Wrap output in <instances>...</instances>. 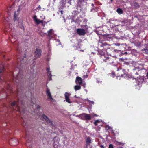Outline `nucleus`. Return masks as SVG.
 Here are the masks:
<instances>
[{
	"label": "nucleus",
	"mask_w": 148,
	"mask_h": 148,
	"mask_svg": "<svg viewBox=\"0 0 148 148\" xmlns=\"http://www.w3.org/2000/svg\"><path fill=\"white\" fill-rule=\"evenodd\" d=\"M28 143H29L28 141H27V143H26V145L27 146L28 145Z\"/></svg>",
	"instance_id": "obj_41"
},
{
	"label": "nucleus",
	"mask_w": 148,
	"mask_h": 148,
	"mask_svg": "<svg viewBox=\"0 0 148 148\" xmlns=\"http://www.w3.org/2000/svg\"><path fill=\"white\" fill-rule=\"evenodd\" d=\"M58 144H59L58 142H57V143H55V142H54L53 144V147L54 148H58Z\"/></svg>",
	"instance_id": "obj_27"
},
{
	"label": "nucleus",
	"mask_w": 148,
	"mask_h": 148,
	"mask_svg": "<svg viewBox=\"0 0 148 148\" xmlns=\"http://www.w3.org/2000/svg\"><path fill=\"white\" fill-rule=\"evenodd\" d=\"M71 94L70 93L66 92L64 94V97L66 102L69 103H71L69 99V96L71 95Z\"/></svg>",
	"instance_id": "obj_7"
},
{
	"label": "nucleus",
	"mask_w": 148,
	"mask_h": 148,
	"mask_svg": "<svg viewBox=\"0 0 148 148\" xmlns=\"http://www.w3.org/2000/svg\"><path fill=\"white\" fill-rule=\"evenodd\" d=\"M143 52L145 54H148V49H144L142 50Z\"/></svg>",
	"instance_id": "obj_28"
},
{
	"label": "nucleus",
	"mask_w": 148,
	"mask_h": 148,
	"mask_svg": "<svg viewBox=\"0 0 148 148\" xmlns=\"http://www.w3.org/2000/svg\"><path fill=\"white\" fill-rule=\"evenodd\" d=\"M112 74L113 75H114V73H112Z\"/></svg>",
	"instance_id": "obj_48"
},
{
	"label": "nucleus",
	"mask_w": 148,
	"mask_h": 148,
	"mask_svg": "<svg viewBox=\"0 0 148 148\" xmlns=\"http://www.w3.org/2000/svg\"><path fill=\"white\" fill-rule=\"evenodd\" d=\"M133 70L134 71H134L136 70H137V71H139V70L138 69V68H134L133 69Z\"/></svg>",
	"instance_id": "obj_35"
},
{
	"label": "nucleus",
	"mask_w": 148,
	"mask_h": 148,
	"mask_svg": "<svg viewBox=\"0 0 148 148\" xmlns=\"http://www.w3.org/2000/svg\"><path fill=\"white\" fill-rule=\"evenodd\" d=\"M122 54H123V55H125L127 54V52H125L124 53H122Z\"/></svg>",
	"instance_id": "obj_39"
},
{
	"label": "nucleus",
	"mask_w": 148,
	"mask_h": 148,
	"mask_svg": "<svg viewBox=\"0 0 148 148\" xmlns=\"http://www.w3.org/2000/svg\"><path fill=\"white\" fill-rule=\"evenodd\" d=\"M21 105H23V101H21Z\"/></svg>",
	"instance_id": "obj_44"
},
{
	"label": "nucleus",
	"mask_w": 148,
	"mask_h": 148,
	"mask_svg": "<svg viewBox=\"0 0 148 148\" xmlns=\"http://www.w3.org/2000/svg\"><path fill=\"white\" fill-rule=\"evenodd\" d=\"M47 96L48 97L49 99H50L51 100H53V99L52 98V96L51 95V93L47 95Z\"/></svg>",
	"instance_id": "obj_29"
},
{
	"label": "nucleus",
	"mask_w": 148,
	"mask_h": 148,
	"mask_svg": "<svg viewBox=\"0 0 148 148\" xmlns=\"http://www.w3.org/2000/svg\"><path fill=\"white\" fill-rule=\"evenodd\" d=\"M36 9H38L39 10H40L41 9V8L40 5H39L37 8H36Z\"/></svg>",
	"instance_id": "obj_36"
},
{
	"label": "nucleus",
	"mask_w": 148,
	"mask_h": 148,
	"mask_svg": "<svg viewBox=\"0 0 148 148\" xmlns=\"http://www.w3.org/2000/svg\"><path fill=\"white\" fill-rule=\"evenodd\" d=\"M144 81V77H139L137 79V84L138 85H140L142 84Z\"/></svg>",
	"instance_id": "obj_12"
},
{
	"label": "nucleus",
	"mask_w": 148,
	"mask_h": 148,
	"mask_svg": "<svg viewBox=\"0 0 148 148\" xmlns=\"http://www.w3.org/2000/svg\"><path fill=\"white\" fill-rule=\"evenodd\" d=\"M135 73V74H137V72H136V73Z\"/></svg>",
	"instance_id": "obj_52"
},
{
	"label": "nucleus",
	"mask_w": 148,
	"mask_h": 148,
	"mask_svg": "<svg viewBox=\"0 0 148 148\" xmlns=\"http://www.w3.org/2000/svg\"><path fill=\"white\" fill-rule=\"evenodd\" d=\"M75 83L77 84H79L80 85L82 83V78L79 77H77L76 78Z\"/></svg>",
	"instance_id": "obj_13"
},
{
	"label": "nucleus",
	"mask_w": 148,
	"mask_h": 148,
	"mask_svg": "<svg viewBox=\"0 0 148 148\" xmlns=\"http://www.w3.org/2000/svg\"><path fill=\"white\" fill-rule=\"evenodd\" d=\"M36 108L38 109H40V106L39 105H35Z\"/></svg>",
	"instance_id": "obj_32"
},
{
	"label": "nucleus",
	"mask_w": 148,
	"mask_h": 148,
	"mask_svg": "<svg viewBox=\"0 0 148 148\" xmlns=\"http://www.w3.org/2000/svg\"><path fill=\"white\" fill-rule=\"evenodd\" d=\"M106 129L107 130H109L110 129V127L109 126H108L107 127H106Z\"/></svg>",
	"instance_id": "obj_38"
},
{
	"label": "nucleus",
	"mask_w": 148,
	"mask_h": 148,
	"mask_svg": "<svg viewBox=\"0 0 148 148\" xmlns=\"http://www.w3.org/2000/svg\"><path fill=\"white\" fill-rule=\"evenodd\" d=\"M29 147H31V146H30V145H29Z\"/></svg>",
	"instance_id": "obj_51"
},
{
	"label": "nucleus",
	"mask_w": 148,
	"mask_h": 148,
	"mask_svg": "<svg viewBox=\"0 0 148 148\" xmlns=\"http://www.w3.org/2000/svg\"><path fill=\"white\" fill-rule=\"evenodd\" d=\"M74 89L75 91L79 90L81 88V86L79 85H76L74 86Z\"/></svg>",
	"instance_id": "obj_22"
},
{
	"label": "nucleus",
	"mask_w": 148,
	"mask_h": 148,
	"mask_svg": "<svg viewBox=\"0 0 148 148\" xmlns=\"http://www.w3.org/2000/svg\"><path fill=\"white\" fill-rule=\"evenodd\" d=\"M105 50H106V48H105Z\"/></svg>",
	"instance_id": "obj_53"
},
{
	"label": "nucleus",
	"mask_w": 148,
	"mask_h": 148,
	"mask_svg": "<svg viewBox=\"0 0 148 148\" xmlns=\"http://www.w3.org/2000/svg\"><path fill=\"white\" fill-rule=\"evenodd\" d=\"M17 95H18V89L17 90Z\"/></svg>",
	"instance_id": "obj_40"
},
{
	"label": "nucleus",
	"mask_w": 148,
	"mask_h": 148,
	"mask_svg": "<svg viewBox=\"0 0 148 148\" xmlns=\"http://www.w3.org/2000/svg\"><path fill=\"white\" fill-rule=\"evenodd\" d=\"M101 44L100 46L102 47H103L104 48L105 47H107V48H108V47L109 46V45L107 44L106 42H101Z\"/></svg>",
	"instance_id": "obj_16"
},
{
	"label": "nucleus",
	"mask_w": 148,
	"mask_h": 148,
	"mask_svg": "<svg viewBox=\"0 0 148 148\" xmlns=\"http://www.w3.org/2000/svg\"><path fill=\"white\" fill-rule=\"evenodd\" d=\"M19 71L18 73V74L16 75V77H15L14 75V72L12 73V77L13 78V81L14 84H17L18 86L21 83V81L22 79V76H21L20 77H19V76L20 74L19 69L18 71V72Z\"/></svg>",
	"instance_id": "obj_1"
},
{
	"label": "nucleus",
	"mask_w": 148,
	"mask_h": 148,
	"mask_svg": "<svg viewBox=\"0 0 148 148\" xmlns=\"http://www.w3.org/2000/svg\"><path fill=\"white\" fill-rule=\"evenodd\" d=\"M53 29H51L48 32V36L49 38L53 37Z\"/></svg>",
	"instance_id": "obj_15"
},
{
	"label": "nucleus",
	"mask_w": 148,
	"mask_h": 148,
	"mask_svg": "<svg viewBox=\"0 0 148 148\" xmlns=\"http://www.w3.org/2000/svg\"><path fill=\"white\" fill-rule=\"evenodd\" d=\"M87 0H79V2L80 3H82L83 2H85Z\"/></svg>",
	"instance_id": "obj_34"
},
{
	"label": "nucleus",
	"mask_w": 148,
	"mask_h": 148,
	"mask_svg": "<svg viewBox=\"0 0 148 148\" xmlns=\"http://www.w3.org/2000/svg\"><path fill=\"white\" fill-rule=\"evenodd\" d=\"M10 145L12 146H15L18 143L17 139L16 138H13L10 140L9 142Z\"/></svg>",
	"instance_id": "obj_6"
},
{
	"label": "nucleus",
	"mask_w": 148,
	"mask_h": 148,
	"mask_svg": "<svg viewBox=\"0 0 148 148\" xmlns=\"http://www.w3.org/2000/svg\"><path fill=\"white\" fill-rule=\"evenodd\" d=\"M86 114H81L79 115V116L81 117V119L84 120H85V117H86Z\"/></svg>",
	"instance_id": "obj_26"
},
{
	"label": "nucleus",
	"mask_w": 148,
	"mask_h": 148,
	"mask_svg": "<svg viewBox=\"0 0 148 148\" xmlns=\"http://www.w3.org/2000/svg\"><path fill=\"white\" fill-rule=\"evenodd\" d=\"M100 147H101V148H105L104 146L102 145H100Z\"/></svg>",
	"instance_id": "obj_37"
},
{
	"label": "nucleus",
	"mask_w": 148,
	"mask_h": 148,
	"mask_svg": "<svg viewBox=\"0 0 148 148\" xmlns=\"http://www.w3.org/2000/svg\"><path fill=\"white\" fill-rule=\"evenodd\" d=\"M68 3H69V4H71V1H70L69 0V1H68Z\"/></svg>",
	"instance_id": "obj_42"
},
{
	"label": "nucleus",
	"mask_w": 148,
	"mask_h": 148,
	"mask_svg": "<svg viewBox=\"0 0 148 148\" xmlns=\"http://www.w3.org/2000/svg\"><path fill=\"white\" fill-rule=\"evenodd\" d=\"M91 119V117L89 114H86V117L85 120H90Z\"/></svg>",
	"instance_id": "obj_24"
},
{
	"label": "nucleus",
	"mask_w": 148,
	"mask_h": 148,
	"mask_svg": "<svg viewBox=\"0 0 148 148\" xmlns=\"http://www.w3.org/2000/svg\"><path fill=\"white\" fill-rule=\"evenodd\" d=\"M7 89L8 91L10 92L12 91V88L10 85V84H8Z\"/></svg>",
	"instance_id": "obj_18"
},
{
	"label": "nucleus",
	"mask_w": 148,
	"mask_h": 148,
	"mask_svg": "<svg viewBox=\"0 0 148 148\" xmlns=\"http://www.w3.org/2000/svg\"><path fill=\"white\" fill-rule=\"evenodd\" d=\"M84 20H85V21H86V22L87 21V20L86 19H85Z\"/></svg>",
	"instance_id": "obj_47"
},
{
	"label": "nucleus",
	"mask_w": 148,
	"mask_h": 148,
	"mask_svg": "<svg viewBox=\"0 0 148 148\" xmlns=\"http://www.w3.org/2000/svg\"><path fill=\"white\" fill-rule=\"evenodd\" d=\"M4 67L3 65H0V79L2 80V78L1 77V75L3 74V72L4 71Z\"/></svg>",
	"instance_id": "obj_14"
},
{
	"label": "nucleus",
	"mask_w": 148,
	"mask_h": 148,
	"mask_svg": "<svg viewBox=\"0 0 148 148\" xmlns=\"http://www.w3.org/2000/svg\"><path fill=\"white\" fill-rule=\"evenodd\" d=\"M99 122V121L98 120H96L94 122V124L95 126H97V123Z\"/></svg>",
	"instance_id": "obj_30"
},
{
	"label": "nucleus",
	"mask_w": 148,
	"mask_h": 148,
	"mask_svg": "<svg viewBox=\"0 0 148 148\" xmlns=\"http://www.w3.org/2000/svg\"><path fill=\"white\" fill-rule=\"evenodd\" d=\"M42 117L47 123L51 124L52 123L53 121L45 115L43 114L42 115Z\"/></svg>",
	"instance_id": "obj_8"
},
{
	"label": "nucleus",
	"mask_w": 148,
	"mask_h": 148,
	"mask_svg": "<svg viewBox=\"0 0 148 148\" xmlns=\"http://www.w3.org/2000/svg\"><path fill=\"white\" fill-rule=\"evenodd\" d=\"M105 59H103V61L105 62H106L108 64H113L114 62V58L113 57L110 56H108L105 57Z\"/></svg>",
	"instance_id": "obj_3"
},
{
	"label": "nucleus",
	"mask_w": 148,
	"mask_h": 148,
	"mask_svg": "<svg viewBox=\"0 0 148 148\" xmlns=\"http://www.w3.org/2000/svg\"><path fill=\"white\" fill-rule=\"evenodd\" d=\"M19 99H18L17 102L16 101H13L11 104V106L12 107H14L16 105L17 107H18V105H17V104H16V103H17V102H19Z\"/></svg>",
	"instance_id": "obj_17"
},
{
	"label": "nucleus",
	"mask_w": 148,
	"mask_h": 148,
	"mask_svg": "<svg viewBox=\"0 0 148 148\" xmlns=\"http://www.w3.org/2000/svg\"><path fill=\"white\" fill-rule=\"evenodd\" d=\"M46 94L47 95L51 93L50 92L49 89L48 88H47V89L46 90Z\"/></svg>",
	"instance_id": "obj_31"
},
{
	"label": "nucleus",
	"mask_w": 148,
	"mask_h": 148,
	"mask_svg": "<svg viewBox=\"0 0 148 148\" xmlns=\"http://www.w3.org/2000/svg\"><path fill=\"white\" fill-rule=\"evenodd\" d=\"M133 6L134 7V8H139V5L138 3L135 2L133 3Z\"/></svg>",
	"instance_id": "obj_20"
},
{
	"label": "nucleus",
	"mask_w": 148,
	"mask_h": 148,
	"mask_svg": "<svg viewBox=\"0 0 148 148\" xmlns=\"http://www.w3.org/2000/svg\"><path fill=\"white\" fill-rule=\"evenodd\" d=\"M17 61L18 62V64L20 63L22 64L23 58L21 60V59L20 58H19L18 56H17Z\"/></svg>",
	"instance_id": "obj_25"
},
{
	"label": "nucleus",
	"mask_w": 148,
	"mask_h": 148,
	"mask_svg": "<svg viewBox=\"0 0 148 148\" xmlns=\"http://www.w3.org/2000/svg\"><path fill=\"white\" fill-rule=\"evenodd\" d=\"M46 70L47 71V75L48 79L49 81L51 80H52L51 77L52 76V75L51 73V72L50 71V68L49 67H48L46 69Z\"/></svg>",
	"instance_id": "obj_11"
},
{
	"label": "nucleus",
	"mask_w": 148,
	"mask_h": 148,
	"mask_svg": "<svg viewBox=\"0 0 148 148\" xmlns=\"http://www.w3.org/2000/svg\"><path fill=\"white\" fill-rule=\"evenodd\" d=\"M116 12L119 14H123V11L122 9L120 8H118L116 10Z\"/></svg>",
	"instance_id": "obj_23"
},
{
	"label": "nucleus",
	"mask_w": 148,
	"mask_h": 148,
	"mask_svg": "<svg viewBox=\"0 0 148 148\" xmlns=\"http://www.w3.org/2000/svg\"><path fill=\"white\" fill-rule=\"evenodd\" d=\"M134 43L137 46L139 47L140 46L141 43L138 41H135L134 42Z\"/></svg>",
	"instance_id": "obj_21"
},
{
	"label": "nucleus",
	"mask_w": 148,
	"mask_h": 148,
	"mask_svg": "<svg viewBox=\"0 0 148 148\" xmlns=\"http://www.w3.org/2000/svg\"><path fill=\"white\" fill-rule=\"evenodd\" d=\"M85 26H86V25H84Z\"/></svg>",
	"instance_id": "obj_54"
},
{
	"label": "nucleus",
	"mask_w": 148,
	"mask_h": 148,
	"mask_svg": "<svg viewBox=\"0 0 148 148\" xmlns=\"http://www.w3.org/2000/svg\"><path fill=\"white\" fill-rule=\"evenodd\" d=\"M91 5H92V6H94V4H93V3H92V4H91Z\"/></svg>",
	"instance_id": "obj_45"
},
{
	"label": "nucleus",
	"mask_w": 148,
	"mask_h": 148,
	"mask_svg": "<svg viewBox=\"0 0 148 148\" xmlns=\"http://www.w3.org/2000/svg\"><path fill=\"white\" fill-rule=\"evenodd\" d=\"M117 71H118V76L117 77L118 78L119 77H126L127 74L125 73V69H122L121 67H119Z\"/></svg>",
	"instance_id": "obj_2"
},
{
	"label": "nucleus",
	"mask_w": 148,
	"mask_h": 148,
	"mask_svg": "<svg viewBox=\"0 0 148 148\" xmlns=\"http://www.w3.org/2000/svg\"><path fill=\"white\" fill-rule=\"evenodd\" d=\"M34 21L35 22L36 24L37 25H38L40 23H42V26H44L45 25V24H44L43 23V20H40L39 19L37 18V16L36 15H35L32 17Z\"/></svg>",
	"instance_id": "obj_4"
},
{
	"label": "nucleus",
	"mask_w": 148,
	"mask_h": 148,
	"mask_svg": "<svg viewBox=\"0 0 148 148\" xmlns=\"http://www.w3.org/2000/svg\"><path fill=\"white\" fill-rule=\"evenodd\" d=\"M77 33L79 35H84L86 34V32L84 29L80 28L77 29Z\"/></svg>",
	"instance_id": "obj_9"
},
{
	"label": "nucleus",
	"mask_w": 148,
	"mask_h": 148,
	"mask_svg": "<svg viewBox=\"0 0 148 148\" xmlns=\"http://www.w3.org/2000/svg\"><path fill=\"white\" fill-rule=\"evenodd\" d=\"M147 76L148 77V73H147Z\"/></svg>",
	"instance_id": "obj_46"
},
{
	"label": "nucleus",
	"mask_w": 148,
	"mask_h": 148,
	"mask_svg": "<svg viewBox=\"0 0 148 148\" xmlns=\"http://www.w3.org/2000/svg\"><path fill=\"white\" fill-rule=\"evenodd\" d=\"M92 140L91 139V138L90 137H87L86 140V148H87L90 144L92 143Z\"/></svg>",
	"instance_id": "obj_10"
},
{
	"label": "nucleus",
	"mask_w": 148,
	"mask_h": 148,
	"mask_svg": "<svg viewBox=\"0 0 148 148\" xmlns=\"http://www.w3.org/2000/svg\"><path fill=\"white\" fill-rule=\"evenodd\" d=\"M113 145L112 144H110L109 146V148H113Z\"/></svg>",
	"instance_id": "obj_33"
},
{
	"label": "nucleus",
	"mask_w": 148,
	"mask_h": 148,
	"mask_svg": "<svg viewBox=\"0 0 148 148\" xmlns=\"http://www.w3.org/2000/svg\"><path fill=\"white\" fill-rule=\"evenodd\" d=\"M17 51L18 52H19V51H18V49H17Z\"/></svg>",
	"instance_id": "obj_49"
},
{
	"label": "nucleus",
	"mask_w": 148,
	"mask_h": 148,
	"mask_svg": "<svg viewBox=\"0 0 148 148\" xmlns=\"http://www.w3.org/2000/svg\"><path fill=\"white\" fill-rule=\"evenodd\" d=\"M110 1H111V2H112L113 1V0H110Z\"/></svg>",
	"instance_id": "obj_50"
},
{
	"label": "nucleus",
	"mask_w": 148,
	"mask_h": 148,
	"mask_svg": "<svg viewBox=\"0 0 148 148\" xmlns=\"http://www.w3.org/2000/svg\"><path fill=\"white\" fill-rule=\"evenodd\" d=\"M42 51L41 49L37 48L34 52V57L36 58L40 57Z\"/></svg>",
	"instance_id": "obj_5"
},
{
	"label": "nucleus",
	"mask_w": 148,
	"mask_h": 148,
	"mask_svg": "<svg viewBox=\"0 0 148 148\" xmlns=\"http://www.w3.org/2000/svg\"><path fill=\"white\" fill-rule=\"evenodd\" d=\"M63 11L62 10L61 11H60V12L61 13V14H63Z\"/></svg>",
	"instance_id": "obj_43"
},
{
	"label": "nucleus",
	"mask_w": 148,
	"mask_h": 148,
	"mask_svg": "<svg viewBox=\"0 0 148 148\" xmlns=\"http://www.w3.org/2000/svg\"><path fill=\"white\" fill-rule=\"evenodd\" d=\"M105 51H106L105 50H100L99 51V53L100 55L105 56Z\"/></svg>",
	"instance_id": "obj_19"
}]
</instances>
